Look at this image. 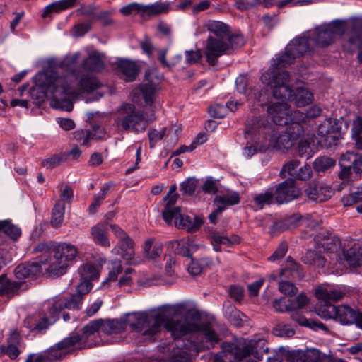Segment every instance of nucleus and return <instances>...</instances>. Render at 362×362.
<instances>
[{"instance_id": "f03ea898", "label": "nucleus", "mask_w": 362, "mask_h": 362, "mask_svg": "<svg viewBox=\"0 0 362 362\" xmlns=\"http://www.w3.org/2000/svg\"><path fill=\"white\" fill-rule=\"evenodd\" d=\"M298 40L296 39L292 43H288L284 53L276 55L270 67L262 74L261 81L273 89L275 98L287 99L293 101L297 107H304L312 103L313 93L305 88H298L294 92L288 85L290 76L284 69L308 49L306 41Z\"/></svg>"}, {"instance_id": "a211bd4d", "label": "nucleus", "mask_w": 362, "mask_h": 362, "mask_svg": "<svg viewBox=\"0 0 362 362\" xmlns=\"http://www.w3.org/2000/svg\"><path fill=\"white\" fill-rule=\"evenodd\" d=\"M153 74L146 75V78L141 86V92L145 103L152 105L156 99V92L159 88V79L154 80Z\"/></svg>"}, {"instance_id": "72a5a7b5", "label": "nucleus", "mask_w": 362, "mask_h": 362, "mask_svg": "<svg viewBox=\"0 0 362 362\" xmlns=\"http://www.w3.org/2000/svg\"><path fill=\"white\" fill-rule=\"evenodd\" d=\"M315 294L321 303H330L340 300L344 293L337 288L320 287L316 289Z\"/></svg>"}, {"instance_id": "4d7b16f0", "label": "nucleus", "mask_w": 362, "mask_h": 362, "mask_svg": "<svg viewBox=\"0 0 362 362\" xmlns=\"http://www.w3.org/2000/svg\"><path fill=\"white\" fill-rule=\"evenodd\" d=\"M335 165V160L329 157H320L314 161L313 168L317 172H324Z\"/></svg>"}, {"instance_id": "b1692460", "label": "nucleus", "mask_w": 362, "mask_h": 362, "mask_svg": "<svg viewBox=\"0 0 362 362\" xmlns=\"http://www.w3.org/2000/svg\"><path fill=\"white\" fill-rule=\"evenodd\" d=\"M108 225L106 223H98L90 229V238L96 244L104 247H110L107 237Z\"/></svg>"}, {"instance_id": "aec40b11", "label": "nucleus", "mask_w": 362, "mask_h": 362, "mask_svg": "<svg viewBox=\"0 0 362 362\" xmlns=\"http://www.w3.org/2000/svg\"><path fill=\"white\" fill-rule=\"evenodd\" d=\"M42 271L41 265L37 262H28L18 265L14 274L17 279L23 281L35 276Z\"/></svg>"}, {"instance_id": "864d4df0", "label": "nucleus", "mask_w": 362, "mask_h": 362, "mask_svg": "<svg viewBox=\"0 0 362 362\" xmlns=\"http://www.w3.org/2000/svg\"><path fill=\"white\" fill-rule=\"evenodd\" d=\"M341 201L346 206H351L354 204L362 202V187H354L350 194L342 197Z\"/></svg>"}, {"instance_id": "393cba45", "label": "nucleus", "mask_w": 362, "mask_h": 362, "mask_svg": "<svg viewBox=\"0 0 362 362\" xmlns=\"http://www.w3.org/2000/svg\"><path fill=\"white\" fill-rule=\"evenodd\" d=\"M210 237L211 243L214 250L216 252L221 250V245L230 247L240 242V238L237 235L233 234L230 236H226L221 235V233L218 231L212 232Z\"/></svg>"}, {"instance_id": "2eb2a0df", "label": "nucleus", "mask_w": 362, "mask_h": 362, "mask_svg": "<svg viewBox=\"0 0 362 362\" xmlns=\"http://www.w3.org/2000/svg\"><path fill=\"white\" fill-rule=\"evenodd\" d=\"M303 133L302 125L299 122H293L276 137L274 146L278 149H288L293 145V141L302 136Z\"/></svg>"}, {"instance_id": "3c124183", "label": "nucleus", "mask_w": 362, "mask_h": 362, "mask_svg": "<svg viewBox=\"0 0 362 362\" xmlns=\"http://www.w3.org/2000/svg\"><path fill=\"white\" fill-rule=\"evenodd\" d=\"M344 258L351 267H358L362 264V252L359 249L349 248L344 253Z\"/></svg>"}, {"instance_id": "7ed1b4c3", "label": "nucleus", "mask_w": 362, "mask_h": 362, "mask_svg": "<svg viewBox=\"0 0 362 362\" xmlns=\"http://www.w3.org/2000/svg\"><path fill=\"white\" fill-rule=\"evenodd\" d=\"M193 321L200 319V314L196 310H189L184 319L168 320L165 324V315L162 311L147 313L135 312L129 315L126 324L133 332L141 334L146 341H153L160 332L163 325L175 339H179L189 333L197 332L199 325Z\"/></svg>"}, {"instance_id": "a19ab883", "label": "nucleus", "mask_w": 362, "mask_h": 362, "mask_svg": "<svg viewBox=\"0 0 362 362\" xmlns=\"http://www.w3.org/2000/svg\"><path fill=\"white\" fill-rule=\"evenodd\" d=\"M275 200L274 187L268 188L264 192L257 194L253 198L254 206L257 210H260L265 205H270Z\"/></svg>"}, {"instance_id": "bb28decb", "label": "nucleus", "mask_w": 362, "mask_h": 362, "mask_svg": "<svg viewBox=\"0 0 362 362\" xmlns=\"http://www.w3.org/2000/svg\"><path fill=\"white\" fill-rule=\"evenodd\" d=\"M179 195L178 194H167L163 198V202L165 203V209L162 211V216L163 220L168 225L172 223L173 218L177 216L179 214L180 208L177 206H174L176 203Z\"/></svg>"}, {"instance_id": "9b49d317", "label": "nucleus", "mask_w": 362, "mask_h": 362, "mask_svg": "<svg viewBox=\"0 0 362 362\" xmlns=\"http://www.w3.org/2000/svg\"><path fill=\"white\" fill-rule=\"evenodd\" d=\"M341 124L333 119H325L318 127L317 134L321 142L327 147L337 145L341 138Z\"/></svg>"}, {"instance_id": "473e14b6", "label": "nucleus", "mask_w": 362, "mask_h": 362, "mask_svg": "<svg viewBox=\"0 0 362 362\" xmlns=\"http://www.w3.org/2000/svg\"><path fill=\"white\" fill-rule=\"evenodd\" d=\"M117 64L126 81L131 82L136 79L139 69L134 62L127 59H120L117 62Z\"/></svg>"}, {"instance_id": "603ef678", "label": "nucleus", "mask_w": 362, "mask_h": 362, "mask_svg": "<svg viewBox=\"0 0 362 362\" xmlns=\"http://www.w3.org/2000/svg\"><path fill=\"white\" fill-rule=\"evenodd\" d=\"M65 206L59 202L55 204L52 209L51 224L54 228H59L62 226L64 221Z\"/></svg>"}, {"instance_id": "774afa93", "label": "nucleus", "mask_w": 362, "mask_h": 362, "mask_svg": "<svg viewBox=\"0 0 362 362\" xmlns=\"http://www.w3.org/2000/svg\"><path fill=\"white\" fill-rule=\"evenodd\" d=\"M298 153L299 156L309 159L313 156V151L308 141L300 139L298 144Z\"/></svg>"}, {"instance_id": "79ce46f5", "label": "nucleus", "mask_w": 362, "mask_h": 362, "mask_svg": "<svg viewBox=\"0 0 362 362\" xmlns=\"http://www.w3.org/2000/svg\"><path fill=\"white\" fill-rule=\"evenodd\" d=\"M82 13L93 21H103V23H112V12L110 11H100L95 8H83Z\"/></svg>"}, {"instance_id": "f257e3e1", "label": "nucleus", "mask_w": 362, "mask_h": 362, "mask_svg": "<svg viewBox=\"0 0 362 362\" xmlns=\"http://www.w3.org/2000/svg\"><path fill=\"white\" fill-rule=\"evenodd\" d=\"M80 57V52L68 54L59 62V67L70 72L66 76L48 69L38 72L33 78L35 86L52 97V105L57 109L71 111L74 105L71 98L93 92L101 86L96 77L75 69Z\"/></svg>"}, {"instance_id": "338daca9", "label": "nucleus", "mask_w": 362, "mask_h": 362, "mask_svg": "<svg viewBox=\"0 0 362 362\" xmlns=\"http://www.w3.org/2000/svg\"><path fill=\"white\" fill-rule=\"evenodd\" d=\"M197 180L194 178H187L180 184V190L183 194L192 195L195 192Z\"/></svg>"}, {"instance_id": "13d9d810", "label": "nucleus", "mask_w": 362, "mask_h": 362, "mask_svg": "<svg viewBox=\"0 0 362 362\" xmlns=\"http://www.w3.org/2000/svg\"><path fill=\"white\" fill-rule=\"evenodd\" d=\"M43 352L47 356L49 362L61 359L66 355L62 346L59 345V342Z\"/></svg>"}, {"instance_id": "412c9836", "label": "nucleus", "mask_w": 362, "mask_h": 362, "mask_svg": "<svg viewBox=\"0 0 362 362\" xmlns=\"http://www.w3.org/2000/svg\"><path fill=\"white\" fill-rule=\"evenodd\" d=\"M176 226L185 229L188 232L197 230L204 223L203 218L200 216L192 218L187 215H183L179 211V214L173 218Z\"/></svg>"}, {"instance_id": "a18cd8bd", "label": "nucleus", "mask_w": 362, "mask_h": 362, "mask_svg": "<svg viewBox=\"0 0 362 362\" xmlns=\"http://www.w3.org/2000/svg\"><path fill=\"white\" fill-rule=\"evenodd\" d=\"M343 160H346L351 165L354 173L356 176L362 173V154H355L347 151L343 154Z\"/></svg>"}, {"instance_id": "dca6fc26", "label": "nucleus", "mask_w": 362, "mask_h": 362, "mask_svg": "<svg viewBox=\"0 0 362 362\" xmlns=\"http://www.w3.org/2000/svg\"><path fill=\"white\" fill-rule=\"evenodd\" d=\"M257 344V341L253 339H243L237 344L223 343L222 347L223 349L231 351L235 355V359L240 361L250 354H258Z\"/></svg>"}, {"instance_id": "6e6552de", "label": "nucleus", "mask_w": 362, "mask_h": 362, "mask_svg": "<svg viewBox=\"0 0 362 362\" xmlns=\"http://www.w3.org/2000/svg\"><path fill=\"white\" fill-rule=\"evenodd\" d=\"M221 25H226V24H206L207 29L214 35V37H208L205 48L206 60L210 65H215L218 58L225 54L229 49V45L224 40V35L219 36L216 32V28H220Z\"/></svg>"}, {"instance_id": "f3484780", "label": "nucleus", "mask_w": 362, "mask_h": 362, "mask_svg": "<svg viewBox=\"0 0 362 362\" xmlns=\"http://www.w3.org/2000/svg\"><path fill=\"white\" fill-rule=\"evenodd\" d=\"M305 192L309 199L317 202H325L333 194L331 187L323 182L310 183Z\"/></svg>"}, {"instance_id": "20e7f679", "label": "nucleus", "mask_w": 362, "mask_h": 362, "mask_svg": "<svg viewBox=\"0 0 362 362\" xmlns=\"http://www.w3.org/2000/svg\"><path fill=\"white\" fill-rule=\"evenodd\" d=\"M273 132L272 127L264 117H255L246 123L245 138L254 145H247L243 150L246 158H251L257 152L265 151L267 141Z\"/></svg>"}, {"instance_id": "4be33fe9", "label": "nucleus", "mask_w": 362, "mask_h": 362, "mask_svg": "<svg viewBox=\"0 0 362 362\" xmlns=\"http://www.w3.org/2000/svg\"><path fill=\"white\" fill-rule=\"evenodd\" d=\"M98 332H101V319L93 320L86 325L80 334L85 344H90V348H91L98 344V341L95 339Z\"/></svg>"}, {"instance_id": "39448f33", "label": "nucleus", "mask_w": 362, "mask_h": 362, "mask_svg": "<svg viewBox=\"0 0 362 362\" xmlns=\"http://www.w3.org/2000/svg\"><path fill=\"white\" fill-rule=\"evenodd\" d=\"M114 124L119 131L139 134L146 129L148 121L141 111L136 110L134 105L124 104L115 118Z\"/></svg>"}, {"instance_id": "4468645a", "label": "nucleus", "mask_w": 362, "mask_h": 362, "mask_svg": "<svg viewBox=\"0 0 362 362\" xmlns=\"http://www.w3.org/2000/svg\"><path fill=\"white\" fill-rule=\"evenodd\" d=\"M83 298L80 295L72 294L69 298H60L48 301L50 304L49 315L52 317L59 316L61 312L66 308L69 310H79L83 303Z\"/></svg>"}, {"instance_id": "0eeeda50", "label": "nucleus", "mask_w": 362, "mask_h": 362, "mask_svg": "<svg viewBox=\"0 0 362 362\" xmlns=\"http://www.w3.org/2000/svg\"><path fill=\"white\" fill-rule=\"evenodd\" d=\"M170 6L171 4L168 1L148 5L133 2L122 6L119 11L124 16L137 14L144 21H150L154 16L168 13L170 11Z\"/></svg>"}, {"instance_id": "37998d69", "label": "nucleus", "mask_w": 362, "mask_h": 362, "mask_svg": "<svg viewBox=\"0 0 362 362\" xmlns=\"http://www.w3.org/2000/svg\"><path fill=\"white\" fill-rule=\"evenodd\" d=\"M125 329V323L117 320L101 319V332L105 334L120 333Z\"/></svg>"}, {"instance_id": "a878e982", "label": "nucleus", "mask_w": 362, "mask_h": 362, "mask_svg": "<svg viewBox=\"0 0 362 362\" xmlns=\"http://www.w3.org/2000/svg\"><path fill=\"white\" fill-rule=\"evenodd\" d=\"M112 252L121 255L124 260L131 264L134 257V242L129 236L119 240Z\"/></svg>"}, {"instance_id": "8fccbe9b", "label": "nucleus", "mask_w": 362, "mask_h": 362, "mask_svg": "<svg viewBox=\"0 0 362 362\" xmlns=\"http://www.w3.org/2000/svg\"><path fill=\"white\" fill-rule=\"evenodd\" d=\"M68 264L62 259H57L54 256L53 259L47 268V272L54 276H62L66 273Z\"/></svg>"}, {"instance_id": "09e8293b", "label": "nucleus", "mask_w": 362, "mask_h": 362, "mask_svg": "<svg viewBox=\"0 0 362 362\" xmlns=\"http://www.w3.org/2000/svg\"><path fill=\"white\" fill-rule=\"evenodd\" d=\"M144 252L148 258L155 259L159 257L163 252V245L161 243H156L153 245V240L148 239L145 241Z\"/></svg>"}, {"instance_id": "6e6d98bb", "label": "nucleus", "mask_w": 362, "mask_h": 362, "mask_svg": "<svg viewBox=\"0 0 362 362\" xmlns=\"http://www.w3.org/2000/svg\"><path fill=\"white\" fill-rule=\"evenodd\" d=\"M317 310L318 315L323 319H335L337 307L331 303H322Z\"/></svg>"}, {"instance_id": "69168bd1", "label": "nucleus", "mask_w": 362, "mask_h": 362, "mask_svg": "<svg viewBox=\"0 0 362 362\" xmlns=\"http://www.w3.org/2000/svg\"><path fill=\"white\" fill-rule=\"evenodd\" d=\"M122 272V262L119 259H115L111 262V267L109 272L107 280L109 281H115L117 279V276Z\"/></svg>"}, {"instance_id": "c85d7f7f", "label": "nucleus", "mask_w": 362, "mask_h": 362, "mask_svg": "<svg viewBox=\"0 0 362 362\" xmlns=\"http://www.w3.org/2000/svg\"><path fill=\"white\" fill-rule=\"evenodd\" d=\"M219 36L224 35V40L229 45V49H233L243 46L245 44V40L242 35L238 33H232L230 30L229 26L221 25L220 28H216Z\"/></svg>"}, {"instance_id": "6ab92c4d", "label": "nucleus", "mask_w": 362, "mask_h": 362, "mask_svg": "<svg viewBox=\"0 0 362 362\" xmlns=\"http://www.w3.org/2000/svg\"><path fill=\"white\" fill-rule=\"evenodd\" d=\"M361 313L356 312L347 305H339L337 307L335 320L342 325L356 323L358 327L359 317Z\"/></svg>"}, {"instance_id": "bf43d9fd", "label": "nucleus", "mask_w": 362, "mask_h": 362, "mask_svg": "<svg viewBox=\"0 0 362 362\" xmlns=\"http://www.w3.org/2000/svg\"><path fill=\"white\" fill-rule=\"evenodd\" d=\"M300 165V161L296 159L291 160L286 163L283 166L280 171L279 175L282 178H285L286 177V173L291 177H294L297 168Z\"/></svg>"}, {"instance_id": "052dcab7", "label": "nucleus", "mask_w": 362, "mask_h": 362, "mask_svg": "<svg viewBox=\"0 0 362 362\" xmlns=\"http://www.w3.org/2000/svg\"><path fill=\"white\" fill-rule=\"evenodd\" d=\"M291 299L282 297L278 299H275L273 302V307L274 310L279 313L291 312L293 310V307H291Z\"/></svg>"}, {"instance_id": "ddd939ff", "label": "nucleus", "mask_w": 362, "mask_h": 362, "mask_svg": "<svg viewBox=\"0 0 362 362\" xmlns=\"http://www.w3.org/2000/svg\"><path fill=\"white\" fill-rule=\"evenodd\" d=\"M275 201L279 204L289 202L298 197L300 190L296 187L292 178L286 179L281 183L273 187Z\"/></svg>"}, {"instance_id": "9d476101", "label": "nucleus", "mask_w": 362, "mask_h": 362, "mask_svg": "<svg viewBox=\"0 0 362 362\" xmlns=\"http://www.w3.org/2000/svg\"><path fill=\"white\" fill-rule=\"evenodd\" d=\"M308 302V297L303 293H300L295 299H291V305L293 307V310L291 313V317L300 325L310 327L313 330L326 329L325 325L321 322L307 319L299 313L298 310L304 308Z\"/></svg>"}, {"instance_id": "1a4fd4ad", "label": "nucleus", "mask_w": 362, "mask_h": 362, "mask_svg": "<svg viewBox=\"0 0 362 362\" xmlns=\"http://www.w3.org/2000/svg\"><path fill=\"white\" fill-rule=\"evenodd\" d=\"M267 112L273 122L279 126H288L301 120L297 118V115H300V112L293 113L291 107L284 102H277L270 105L267 107Z\"/></svg>"}, {"instance_id": "7c9ffc66", "label": "nucleus", "mask_w": 362, "mask_h": 362, "mask_svg": "<svg viewBox=\"0 0 362 362\" xmlns=\"http://www.w3.org/2000/svg\"><path fill=\"white\" fill-rule=\"evenodd\" d=\"M81 68L85 71L100 72L104 69L105 64L100 54L96 51H93L83 60Z\"/></svg>"}, {"instance_id": "e433bc0d", "label": "nucleus", "mask_w": 362, "mask_h": 362, "mask_svg": "<svg viewBox=\"0 0 362 362\" xmlns=\"http://www.w3.org/2000/svg\"><path fill=\"white\" fill-rule=\"evenodd\" d=\"M77 252V249L74 245L62 243L56 247L54 257L57 259H62L67 263L74 259Z\"/></svg>"}, {"instance_id": "49530a36", "label": "nucleus", "mask_w": 362, "mask_h": 362, "mask_svg": "<svg viewBox=\"0 0 362 362\" xmlns=\"http://www.w3.org/2000/svg\"><path fill=\"white\" fill-rule=\"evenodd\" d=\"M0 233L13 240H17L21 235V229L10 220L0 221Z\"/></svg>"}, {"instance_id": "423d86ee", "label": "nucleus", "mask_w": 362, "mask_h": 362, "mask_svg": "<svg viewBox=\"0 0 362 362\" xmlns=\"http://www.w3.org/2000/svg\"><path fill=\"white\" fill-rule=\"evenodd\" d=\"M349 24H322L317 26L313 31L308 34L303 33L302 36L295 37L289 43H292L296 39L298 41L305 40L308 43V49H310V41L315 42L318 46L325 47L329 45L334 40L336 35H342L347 29Z\"/></svg>"}, {"instance_id": "c756f323", "label": "nucleus", "mask_w": 362, "mask_h": 362, "mask_svg": "<svg viewBox=\"0 0 362 362\" xmlns=\"http://www.w3.org/2000/svg\"><path fill=\"white\" fill-rule=\"evenodd\" d=\"M62 346L66 354L69 350L73 349H87L90 348V344H86L78 332H72L68 337L64 338L59 342Z\"/></svg>"}, {"instance_id": "f8f14e48", "label": "nucleus", "mask_w": 362, "mask_h": 362, "mask_svg": "<svg viewBox=\"0 0 362 362\" xmlns=\"http://www.w3.org/2000/svg\"><path fill=\"white\" fill-rule=\"evenodd\" d=\"M50 304L47 302L45 304L46 311L44 313H35L28 316L23 322V326L30 332L40 334L49 328L58 319L57 317H52L49 315V309Z\"/></svg>"}, {"instance_id": "680f3d73", "label": "nucleus", "mask_w": 362, "mask_h": 362, "mask_svg": "<svg viewBox=\"0 0 362 362\" xmlns=\"http://www.w3.org/2000/svg\"><path fill=\"white\" fill-rule=\"evenodd\" d=\"M339 165L341 171L339 173V178L344 182H349L351 178L352 173H354L351 165H349L346 160H343V156L341 155L339 159Z\"/></svg>"}, {"instance_id": "c03bdc74", "label": "nucleus", "mask_w": 362, "mask_h": 362, "mask_svg": "<svg viewBox=\"0 0 362 362\" xmlns=\"http://www.w3.org/2000/svg\"><path fill=\"white\" fill-rule=\"evenodd\" d=\"M9 344L6 347L4 346H0L1 353H4L9 356L12 360L16 359L20 354L21 351L14 343L18 342L19 335L16 332L11 334L8 339Z\"/></svg>"}, {"instance_id": "ea45409f", "label": "nucleus", "mask_w": 362, "mask_h": 362, "mask_svg": "<svg viewBox=\"0 0 362 362\" xmlns=\"http://www.w3.org/2000/svg\"><path fill=\"white\" fill-rule=\"evenodd\" d=\"M351 25L349 41L350 44L360 49L358 59L360 62H362V24H351Z\"/></svg>"}, {"instance_id": "4c0bfd02", "label": "nucleus", "mask_w": 362, "mask_h": 362, "mask_svg": "<svg viewBox=\"0 0 362 362\" xmlns=\"http://www.w3.org/2000/svg\"><path fill=\"white\" fill-rule=\"evenodd\" d=\"M80 279L83 281H91L98 279L100 274L99 267L93 263H86L81 266L78 269Z\"/></svg>"}, {"instance_id": "f704fd0d", "label": "nucleus", "mask_w": 362, "mask_h": 362, "mask_svg": "<svg viewBox=\"0 0 362 362\" xmlns=\"http://www.w3.org/2000/svg\"><path fill=\"white\" fill-rule=\"evenodd\" d=\"M240 201L238 192L230 191L225 194L217 195L214 199L216 206L223 208V211L228 207L238 204Z\"/></svg>"}, {"instance_id": "2f4dec72", "label": "nucleus", "mask_w": 362, "mask_h": 362, "mask_svg": "<svg viewBox=\"0 0 362 362\" xmlns=\"http://www.w3.org/2000/svg\"><path fill=\"white\" fill-rule=\"evenodd\" d=\"M77 0H59L54 1L47 6L42 13V18L51 17L54 13L73 8L76 6Z\"/></svg>"}, {"instance_id": "cd10ccee", "label": "nucleus", "mask_w": 362, "mask_h": 362, "mask_svg": "<svg viewBox=\"0 0 362 362\" xmlns=\"http://www.w3.org/2000/svg\"><path fill=\"white\" fill-rule=\"evenodd\" d=\"M325 354L317 349H308L304 352H298L291 355L288 362H323Z\"/></svg>"}, {"instance_id": "0e129e2a", "label": "nucleus", "mask_w": 362, "mask_h": 362, "mask_svg": "<svg viewBox=\"0 0 362 362\" xmlns=\"http://www.w3.org/2000/svg\"><path fill=\"white\" fill-rule=\"evenodd\" d=\"M235 86L237 90L242 94H244L247 98L251 97L252 89H247L248 80L245 75H240L235 80Z\"/></svg>"}, {"instance_id": "5fc2aeb1", "label": "nucleus", "mask_w": 362, "mask_h": 362, "mask_svg": "<svg viewBox=\"0 0 362 362\" xmlns=\"http://www.w3.org/2000/svg\"><path fill=\"white\" fill-rule=\"evenodd\" d=\"M73 139L84 146H90L93 141L90 129H77L72 133Z\"/></svg>"}, {"instance_id": "de8ad7c7", "label": "nucleus", "mask_w": 362, "mask_h": 362, "mask_svg": "<svg viewBox=\"0 0 362 362\" xmlns=\"http://www.w3.org/2000/svg\"><path fill=\"white\" fill-rule=\"evenodd\" d=\"M302 261L306 264L322 268L325 264V257L319 252L308 250L302 257Z\"/></svg>"}, {"instance_id": "58836bf2", "label": "nucleus", "mask_w": 362, "mask_h": 362, "mask_svg": "<svg viewBox=\"0 0 362 362\" xmlns=\"http://www.w3.org/2000/svg\"><path fill=\"white\" fill-rule=\"evenodd\" d=\"M197 332H200L205 339L207 344L204 346V348L211 349L220 341L219 335L209 324L199 325V330Z\"/></svg>"}, {"instance_id": "c9c22d12", "label": "nucleus", "mask_w": 362, "mask_h": 362, "mask_svg": "<svg viewBox=\"0 0 362 362\" xmlns=\"http://www.w3.org/2000/svg\"><path fill=\"white\" fill-rule=\"evenodd\" d=\"M23 284L21 282L12 281L4 275L0 276V296H6L11 298L19 293Z\"/></svg>"}, {"instance_id": "5701e85b", "label": "nucleus", "mask_w": 362, "mask_h": 362, "mask_svg": "<svg viewBox=\"0 0 362 362\" xmlns=\"http://www.w3.org/2000/svg\"><path fill=\"white\" fill-rule=\"evenodd\" d=\"M280 275L285 279L300 280L303 277V272L300 264L292 257H288L282 266Z\"/></svg>"}, {"instance_id": "e2e57ef3", "label": "nucleus", "mask_w": 362, "mask_h": 362, "mask_svg": "<svg viewBox=\"0 0 362 362\" xmlns=\"http://www.w3.org/2000/svg\"><path fill=\"white\" fill-rule=\"evenodd\" d=\"M66 160V156L65 153L55 154L43 160L42 165L47 168H54Z\"/></svg>"}]
</instances>
